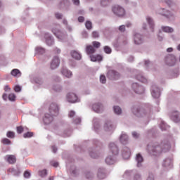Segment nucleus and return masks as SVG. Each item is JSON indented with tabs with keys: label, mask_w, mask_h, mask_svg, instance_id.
<instances>
[{
	"label": "nucleus",
	"mask_w": 180,
	"mask_h": 180,
	"mask_svg": "<svg viewBox=\"0 0 180 180\" xmlns=\"http://www.w3.org/2000/svg\"><path fill=\"white\" fill-rule=\"evenodd\" d=\"M8 101L11 102H15V101H16V95L13 93L10 94L8 95Z\"/></svg>",
	"instance_id": "41"
},
{
	"label": "nucleus",
	"mask_w": 180,
	"mask_h": 180,
	"mask_svg": "<svg viewBox=\"0 0 180 180\" xmlns=\"http://www.w3.org/2000/svg\"><path fill=\"white\" fill-rule=\"evenodd\" d=\"M5 160L9 164H15L16 162V158L13 155H8L5 157Z\"/></svg>",
	"instance_id": "25"
},
{
	"label": "nucleus",
	"mask_w": 180,
	"mask_h": 180,
	"mask_svg": "<svg viewBox=\"0 0 180 180\" xmlns=\"http://www.w3.org/2000/svg\"><path fill=\"white\" fill-rule=\"evenodd\" d=\"M93 124L95 130L99 129V119L94 117L93 120Z\"/></svg>",
	"instance_id": "37"
},
{
	"label": "nucleus",
	"mask_w": 180,
	"mask_h": 180,
	"mask_svg": "<svg viewBox=\"0 0 180 180\" xmlns=\"http://www.w3.org/2000/svg\"><path fill=\"white\" fill-rule=\"evenodd\" d=\"M70 54L72 58H75V60H79L81 58V53L77 51H72Z\"/></svg>",
	"instance_id": "32"
},
{
	"label": "nucleus",
	"mask_w": 180,
	"mask_h": 180,
	"mask_svg": "<svg viewBox=\"0 0 180 180\" xmlns=\"http://www.w3.org/2000/svg\"><path fill=\"white\" fill-rule=\"evenodd\" d=\"M147 180H154V176L153 175V174H149Z\"/></svg>",
	"instance_id": "64"
},
{
	"label": "nucleus",
	"mask_w": 180,
	"mask_h": 180,
	"mask_svg": "<svg viewBox=\"0 0 180 180\" xmlns=\"http://www.w3.org/2000/svg\"><path fill=\"white\" fill-rule=\"evenodd\" d=\"M39 175L41 176V178H44L47 175V170L43 169L39 172Z\"/></svg>",
	"instance_id": "47"
},
{
	"label": "nucleus",
	"mask_w": 180,
	"mask_h": 180,
	"mask_svg": "<svg viewBox=\"0 0 180 180\" xmlns=\"http://www.w3.org/2000/svg\"><path fill=\"white\" fill-rule=\"evenodd\" d=\"M146 21L151 29V32H154V20H153V18L151 17H146Z\"/></svg>",
	"instance_id": "31"
},
{
	"label": "nucleus",
	"mask_w": 180,
	"mask_h": 180,
	"mask_svg": "<svg viewBox=\"0 0 180 180\" xmlns=\"http://www.w3.org/2000/svg\"><path fill=\"white\" fill-rule=\"evenodd\" d=\"M46 49L41 46H37L35 48V54H44Z\"/></svg>",
	"instance_id": "34"
},
{
	"label": "nucleus",
	"mask_w": 180,
	"mask_h": 180,
	"mask_svg": "<svg viewBox=\"0 0 180 180\" xmlns=\"http://www.w3.org/2000/svg\"><path fill=\"white\" fill-rule=\"evenodd\" d=\"M68 116L70 119L72 120L73 123H75V124H79L81 123V118H79V117H77L75 111L71 110L69 112Z\"/></svg>",
	"instance_id": "14"
},
{
	"label": "nucleus",
	"mask_w": 180,
	"mask_h": 180,
	"mask_svg": "<svg viewBox=\"0 0 180 180\" xmlns=\"http://www.w3.org/2000/svg\"><path fill=\"white\" fill-rule=\"evenodd\" d=\"M60 73L62 75H63V77H65L66 78H71V77H72V72L66 68H63L60 70Z\"/></svg>",
	"instance_id": "23"
},
{
	"label": "nucleus",
	"mask_w": 180,
	"mask_h": 180,
	"mask_svg": "<svg viewBox=\"0 0 180 180\" xmlns=\"http://www.w3.org/2000/svg\"><path fill=\"white\" fill-rule=\"evenodd\" d=\"M100 82L101 84H106V77H105L103 75H101L100 76Z\"/></svg>",
	"instance_id": "53"
},
{
	"label": "nucleus",
	"mask_w": 180,
	"mask_h": 180,
	"mask_svg": "<svg viewBox=\"0 0 180 180\" xmlns=\"http://www.w3.org/2000/svg\"><path fill=\"white\" fill-rule=\"evenodd\" d=\"M171 144L168 141H163L160 144L158 142H150L147 146V151L150 155H160L162 153L169 151Z\"/></svg>",
	"instance_id": "1"
},
{
	"label": "nucleus",
	"mask_w": 180,
	"mask_h": 180,
	"mask_svg": "<svg viewBox=\"0 0 180 180\" xmlns=\"http://www.w3.org/2000/svg\"><path fill=\"white\" fill-rule=\"evenodd\" d=\"M141 175L140 174H135L134 180H141Z\"/></svg>",
	"instance_id": "58"
},
{
	"label": "nucleus",
	"mask_w": 180,
	"mask_h": 180,
	"mask_svg": "<svg viewBox=\"0 0 180 180\" xmlns=\"http://www.w3.org/2000/svg\"><path fill=\"white\" fill-rule=\"evenodd\" d=\"M85 26H86V28L87 29V30H91V29H92V22H91L89 20H87L85 22Z\"/></svg>",
	"instance_id": "43"
},
{
	"label": "nucleus",
	"mask_w": 180,
	"mask_h": 180,
	"mask_svg": "<svg viewBox=\"0 0 180 180\" xmlns=\"http://www.w3.org/2000/svg\"><path fill=\"white\" fill-rule=\"evenodd\" d=\"M2 143L3 144H6L7 146H9L11 144V140L6 139V138H4V139H2Z\"/></svg>",
	"instance_id": "54"
},
{
	"label": "nucleus",
	"mask_w": 180,
	"mask_h": 180,
	"mask_svg": "<svg viewBox=\"0 0 180 180\" xmlns=\"http://www.w3.org/2000/svg\"><path fill=\"white\" fill-rule=\"evenodd\" d=\"M34 81L35 84H37L38 85H41V84H43V79L40 77H34Z\"/></svg>",
	"instance_id": "44"
},
{
	"label": "nucleus",
	"mask_w": 180,
	"mask_h": 180,
	"mask_svg": "<svg viewBox=\"0 0 180 180\" xmlns=\"http://www.w3.org/2000/svg\"><path fill=\"white\" fill-rule=\"evenodd\" d=\"M115 162L116 158L110 154L105 158V164L108 165H112V164H115Z\"/></svg>",
	"instance_id": "24"
},
{
	"label": "nucleus",
	"mask_w": 180,
	"mask_h": 180,
	"mask_svg": "<svg viewBox=\"0 0 180 180\" xmlns=\"http://www.w3.org/2000/svg\"><path fill=\"white\" fill-rule=\"evenodd\" d=\"M89 154L91 158H98L99 157V153L95 150V149H89Z\"/></svg>",
	"instance_id": "28"
},
{
	"label": "nucleus",
	"mask_w": 180,
	"mask_h": 180,
	"mask_svg": "<svg viewBox=\"0 0 180 180\" xmlns=\"http://www.w3.org/2000/svg\"><path fill=\"white\" fill-rule=\"evenodd\" d=\"M70 172L72 174L74 175V176H77V175L78 174V170L77 169V167H75V166L71 167Z\"/></svg>",
	"instance_id": "40"
},
{
	"label": "nucleus",
	"mask_w": 180,
	"mask_h": 180,
	"mask_svg": "<svg viewBox=\"0 0 180 180\" xmlns=\"http://www.w3.org/2000/svg\"><path fill=\"white\" fill-rule=\"evenodd\" d=\"M24 176L25 178H30V172H29V171H25L24 172Z\"/></svg>",
	"instance_id": "62"
},
{
	"label": "nucleus",
	"mask_w": 180,
	"mask_h": 180,
	"mask_svg": "<svg viewBox=\"0 0 180 180\" xmlns=\"http://www.w3.org/2000/svg\"><path fill=\"white\" fill-rule=\"evenodd\" d=\"M66 99L70 103H75L76 102H79L78 96H77V94L74 93H68L66 95Z\"/></svg>",
	"instance_id": "10"
},
{
	"label": "nucleus",
	"mask_w": 180,
	"mask_h": 180,
	"mask_svg": "<svg viewBox=\"0 0 180 180\" xmlns=\"http://www.w3.org/2000/svg\"><path fill=\"white\" fill-rule=\"evenodd\" d=\"M95 51H96V50L95 49V48H94L93 46L87 45L86 46V54H94V53H95Z\"/></svg>",
	"instance_id": "30"
},
{
	"label": "nucleus",
	"mask_w": 180,
	"mask_h": 180,
	"mask_svg": "<svg viewBox=\"0 0 180 180\" xmlns=\"http://www.w3.org/2000/svg\"><path fill=\"white\" fill-rule=\"evenodd\" d=\"M165 2L169 6L170 8L172 6H175V3L172 0H165Z\"/></svg>",
	"instance_id": "46"
},
{
	"label": "nucleus",
	"mask_w": 180,
	"mask_h": 180,
	"mask_svg": "<svg viewBox=\"0 0 180 180\" xmlns=\"http://www.w3.org/2000/svg\"><path fill=\"white\" fill-rule=\"evenodd\" d=\"M133 175V170H127L123 176L124 178H129V176H131Z\"/></svg>",
	"instance_id": "42"
},
{
	"label": "nucleus",
	"mask_w": 180,
	"mask_h": 180,
	"mask_svg": "<svg viewBox=\"0 0 180 180\" xmlns=\"http://www.w3.org/2000/svg\"><path fill=\"white\" fill-rule=\"evenodd\" d=\"M116 127L114 126L113 123L110 120H107L104 123L103 125V130L105 131V133H108V134H112L113 131H115V129Z\"/></svg>",
	"instance_id": "8"
},
{
	"label": "nucleus",
	"mask_w": 180,
	"mask_h": 180,
	"mask_svg": "<svg viewBox=\"0 0 180 180\" xmlns=\"http://www.w3.org/2000/svg\"><path fill=\"white\" fill-rule=\"evenodd\" d=\"M165 63L169 67H174L176 64V56L174 54H168L165 57Z\"/></svg>",
	"instance_id": "7"
},
{
	"label": "nucleus",
	"mask_w": 180,
	"mask_h": 180,
	"mask_svg": "<svg viewBox=\"0 0 180 180\" xmlns=\"http://www.w3.org/2000/svg\"><path fill=\"white\" fill-rule=\"evenodd\" d=\"M120 143L126 146V144H129V136L127 134L124 132H122L120 137H119Z\"/></svg>",
	"instance_id": "18"
},
{
	"label": "nucleus",
	"mask_w": 180,
	"mask_h": 180,
	"mask_svg": "<svg viewBox=\"0 0 180 180\" xmlns=\"http://www.w3.org/2000/svg\"><path fill=\"white\" fill-rule=\"evenodd\" d=\"M111 0H101V6H108L110 3Z\"/></svg>",
	"instance_id": "45"
},
{
	"label": "nucleus",
	"mask_w": 180,
	"mask_h": 180,
	"mask_svg": "<svg viewBox=\"0 0 180 180\" xmlns=\"http://www.w3.org/2000/svg\"><path fill=\"white\" fill-rule=\"evenodd\" d=\"M14 89L15 92H20V91H22L20 86H15Z\"/></svg>",
	"instance_id": "63"
},
{
	"label": "nucleus",
	"mask_w": 180,
	"mask_h": 180,
	"mask_svg": "<svg viewBox=\"0 0 180 180\" xmlns=\"http://www.w3.org/2000/svg\"><path fill=\"white\" fill-rule=\"evenodd\" d=\"M119 30H120V32H126V25H122L120 26Z\"/></svg>",
	"instance_id": "60"
},
{
	"label": "nucleus",
	"mask_w": 180,
	"mask_h": 180,
	"mask_svg": "<svg viewBox=\"0 0 180 180\" xmlns=\"http://www.w3.org/2000/svg\"><path fill=\"white\" fill-rule=\"evenodd\" d=\"M97 176L98 178H99V179H103L104 178H105L106 173H105V169L103 168L98 169Z\"/></svg>",
	"instance_id": "27"
},
{
	"label": "nucleus",
	"mask_w": 180,
	"mask_h": 180,
	"mask_svg": "<svg viewBox=\"0 0 180 180\" xmlns=\"http://www.w3.org/2000/svg\"><path fill=\"white\" fill-rule=\"evenodd\" d=\"M103 50L106 54H110L112 53V49L108 46H104Z\"/></svg>",
	"instance_id": "48"
},
{
	"label": "nucleus",
	"mask_w": 180,
	"mask_h": 180,
	"mask_svg": "<svg viewBox=\"0 0 180 180\" xmlns=\"http://www.w3.org/2000/svg\"><path fill=\"white\" fill-rule=\"evenodd\" d=\"M162 32L165 33H174V28L168 26H162L161 27Z\"/></svg>",
	"instance_id": "33"
},
{
	"label": "nucleus",
	"mask_w": 180,
	"mask_h": 180,
	"mask_svg": "<svg viewBox=\"0 0 180 180\" xmlns=\"http://www.w3.org/2000/svg\"><path fill=\"white\" fill-rule=\"evenodd\" d=\"M44 37L47 46H53V44H54V38L50 33H46Z\"/></svg>",
	"instance_id": "20"
},
{
	"label": "nucleus",
	"mask_w": 180,
	"mask_h": 180,
	"mask_svg": "<svg viewBox=\"0 0 180 180\" xmlns=\"http://www.w3.org/2000/svg\"><path fill=\"white\" fill-rule=\"evenodd\" d=\"M92 109L96 113H103L105 110V106L101 103H96L93 104Z\"/></svg>",
	"instance_id": "9"
},
{
	"label": "nucleus",
	"mask_w": 180,
	"mask_h": 180,
	"mask_svg": "<svg viewBox=\"0 0 180 180\" xmlns=\"http://www.w3.org/2000/svg\"><path fill=\"white\" fill-rule=\"evenodd\" d=\"M130 155H131L130 148L124 147L122 149V158H124V160H129L130 158Z\"/></svg>",
	"instance_id": "22"
},
{
	"label": "nucleus",
	"mask_w": 180,
	"mask_h": 180,
	"mask_svg": "<svg viewBox=\"0 0 180 180\" xmlns=\"http://www.w3.org/2000/svg\"><path fill=\"white\" fill-rule=\"evenodd\" d=\"M92 45L95 49H99L101 47V43L99 41H94L92 42Z\"/></svg>",
	"instance_id": "51"
},
{
	"label": "nucleus",
	"mask_w": 180,
	"mask_h": 180,
	"mask_svg": "<svg viewBox=\"0 0 180 180\" xmlns=\"http://www.w3.org/2000/svg\"><path fill=\"white\" fill-rule=\"evenodd\" d=\"M60 112V106L56 103H51L49 106V113H46L44 117V123L50 124L54 119V116H58Z\"/></svg>",
	"instance_id": "2"
},
{
	"label": "nucleus",
	"mask_w": 180,
	"mask_h": 180,
	"mask_svg": "<svg viewBox=\"0 0 180 180\" xmlns=\"http://www.w3.org/2000/svg\"><path fill=\"white\" fill-rule=\"evenodd\" d=\"M55 15L56 19H63V15L60 13H56Z\"/></svg>",
	"instance_id": "61"
},
{
	"label": "nucleus",
	"mask_w": 180,
	"mask_h": 180,
	"mask_svg": "<svg viewBox=\"0 0 180 180\" xmlns=\"http://www.w3.org/2000/svg\"><path fill=\"white\" fill-rule=\"evenodd\" d=\"M112 12L118 18H124L126 16V10L119 5L112 6Z\"/></svg>",
	"instance_id": "6"
},
{
	"label": "nucleus",
	"mask_w": 180,
	"mask_h": 180,
	"mask_svg": "<svg viewBox=\"0 0 180 180\" xmlns=\"http://www.w3.org/2000/svg\"><path fill=\"white\" fill-rule=\"evenodd\" d=\"M53 91H55L56 92H60L62 89L61 86L57 84L53 86Z\"/></svg>",
	"instance_id": "49"
},
{
	"label": "nucleus",
	"mask_w": 180,
	"mask_h": 180,
	"mask_svg": "<svg viewBox=\"0 0 180 180\" xmlns=\"http://www.w3.org/2000/svg\"><path fill=\"white\" fill-rule=\"evenodd\" d=\"M51 32L59 39V41H67L68 34L65 30L60 29V25L53 24L51 27Z\"/></svg>",
	"instance_id": "4"
},
{
	"label": "nucleus",
	"mask_w": 180,
	"mask_h": 180,
	"mask_svg": "<svg viewBox=\"0 0 180 180\" xmlns=\"http://www.w3.org/2000/svg\"><path fill=\"white\" fill-rule=\"evenodd\" d=\"M93 176H94V173H92L91 172H87L86 174V177L88 179H91V178H93Z\"/></svg>",
	"instance_id": "56"
},
{
	"label": "nucleus",
	"mask_w": 180,
	"mask_h": 180,
	"mask_svg": "<svg viewBox=\"0 0 180 180\" xmlns=\"http://www.w3.org/2000/svg\"><path fill=\"white\" fill-rule=\"evenodd\" d=\"M58 67H60V58L58 56H55L51 62L50 68L51 70H56Z\"/></svg>",
	"instance_id": "16"
},
{
	"label": "nucleus",
	"mask_w": 180,
	"mask_h": 180,
	"mask_svg": "<svg viewBox=\"0 0 180 180\" xmlns=\"http://www.w3.org/2000/svg\"><path fill=\"white\" fill-rule=\"evenodd\" d=\"M160 128L161 129L162 131H164L165 130H168V129H169V126L167 125L165 122L161 121L160 124Z\"/></svg>",
	"instance_id": "38"
},
{
	"label": "nucleus",
	"mask_w": 180,
	"mask_h": 180,
	"mask_svg": "<svg viewBox=\"0 0 180 180\" xmlns=\"http://www.w3.org/2000/svg\"><path fill=\"white\" fill-rule=\"evenodd\" d=\"M17 133H18V134H20L23 133V127H17Z\"/></svg>",
	"instance_id": "59"
},
{
	"label": "nucleus",
	"mask_w": 180,
	"mask_h": 180,
	"mask_svg": "<svg viewBox=\"0 0 180 180\" xmlns=\"http://www.w3.org/2000/svg\"><path fill=\"white\" fill-rule=\"evenodd\" d=\"M24 139H30V137H33V132H27L23 134Z\"/></svg>",
	"instance_id": "50"
},
{
	"label": "nucleus",
	"mask_w": 180,
	"mask_h": 180,
	"mask_svg": "<svg viewBox=\"0 0 180 180\" xmlns=\"http://www.w3.org/2000/svg\"><path fill=\"white\" fill-rule=\"evenodd\" d=\"M151 95L153 98L158 99L161 95V91L157 86H153L151 89Z\"/></svg>",
	"instance_id": "17"
},
{
	"label": "nucleus",
	"mask_w": 180,
	"mask_h": 180,
	"mask_svg": "<svg viewBox=\"0 0 180 180\" xmlns=\"http://www.w3.org/2000/svg\"><path fill=\"white\" fill-rule=\"evenodd\" d=\"M132 89L135 92V94H138L139 95H141V94H144V87L141 85H139L138 83L132 84Z\"/></svg>",
	"instance_id": "11"
},
{
	"label": "nucleus",
	"mask_w": 180,
	"mask_h": 180,
	"mask_svg": "<svg viewBox=\"0 0 180 180\" xmlns=\"http://www.w3.org/2000/svg\"><path fill=\"white\" fill-rule=\"evenodd\" d=\"M91 61H102V56L96 55V56H90Z\"/></svg>",
	"instance_id": "35"
},
{
	"label": "nucleus",
	"mask_w": 180,
	"mask_h": 180,
	"mask_svg": "<svg viewBox=\"0 0 180 180\" xmlns=\"http://www.w3.org/2000/svg\"><path fill=\"white\" fill-rule=\"evenodd\" d=\"M131 112L133 115L137 117H141L147 120L151 117L152 112L150 108H143L134 106L131 108Z\"/></svg>",
	"instance_id": "3"
},
{
	"label": "nucleus",
	"mask_w": 180,
	"mask_h": 180,
	"mask_svg": "<svg viewBox=\"0 0 180 180\" xmlns=\"http://www.w3.org/2000/svg\"><path fill=\"white\" fill-rule=\"evenodd\" d=\"M136 78L138 81H140V82H143V84L147 82V78H146V77L143 76L142 75H138Z\"/></svg>",
	"instance_id": "36"
},
{
	"label": "nucleus",
	"mask_w": 180,
	"mask_h": 180,
	"mask_svg": "<svg viewBox=\"0 0 180 180\" xmlns=\"http://www.w3.org/2000/svg\"><path fill=\"white\" fill-rule=\"evenodd\" d=\"M158 13L162 15V16H165L169 20H175V11H169L165 8H160L158 10Z\"/></svg>",
	"instance_id": "5"
},
{
	"label": "nucleus",
	"mask_w": 180,
	"mask_h": 180,
	"mask_svg": "<svg viewBox=\"0 0 180 180\" xmlns=\"http://www.w3.org/2000/svg\"><path fill=\"white\" fill-rule=\"evenodd\" d=\"M92 37H94V39H98V37H99V32H98L97 31H94L92 32Z\"/></svg>",
	"instance_id": "55"
},
{
	"label": "nucleus",
	"mask_w": 180,
	"mask_h": 180,
	"mask_svg": "<svg viewBox=\"0 0 180 180\" xmlns=\"http://www.w3.org/2000/svg\"><path fill=\"white\" fill-rule=\"evenodd\" d=\"M132 136L134 139H139V137H140V134L137 133L136 131H133Z\"/></svg>",
	"instance_id": "57"
},
{
	"label": "nucleus",
	"mask_w": 180,
	"mask_h": 180,
	"mask_svg": "<svg viewBox=\"0 0 180 180\" xmlns=\"http://www.w3.org/2000/svg\"><path fill=\"white\" fill-rule=\"evenodd\" d=\"M11 75H13V77H20L22 73L20 70L14 69L11 71Z\"/></svg>",
	"instance_id": "39"
},
{
	"label": "nucleus",
	"mask_w": 180,
	"mask_h": 180,
	"mask_svg": "<svg viewBox=\"0 0 180 180\" xmlns=\"http://www.w3.org/2000/svg\"><path fill=\"white\" fill-rule=\"evenodd\" d=\"M110 154L112 155H117L119 154V147L114 142H111L109 144Z\"/></svg>",
	"instance_id": "13"
},
{
	"label": "nucleus",
	"mask_w": 180,
	"mask_h": 180,
	"mask_svg": "<svg viewBox=\"0 0 180 180\" xmlns=\"http://www.w3.org/2000/svg\"><path fill=\"white\" fill-rule=\"evenodd\" d=\"M172 118L176 123H179V122H180V112L174 111L172 115Z\"/></svg>",
	"instance_id": "26"
},
{
	"label": "nucleus",
	"mask_w": 180,
	"mask_h": 180,
	"mask_svg": "<svg viewBox=\"0 0 180 180\" xmlns=\"http://www.w3.org/2000/svg\"><path fill=\"white\" fill-rule=\"evenodd\" d=\"M134 43L136 44V46H140V44H143L144 43V38L143 35L140 33H136L134 35Z\"/></svg>",
	"instance_id": "12"
},
{
	"label": "nucleus",
	"mask_w": 180,
	"mask_h": 180,
	"mask_svg": "<svg viewBox=\"0 0 180 180\" xmlns=\"http://www.w3.org/2000/svg\"><path fill=\"white\" fill-rule=\"evenodd\" d=\"M107 77L110 79H119V77H120V75L119 74V72L115 70H110L108 72Z\"/></svg>",
	"instance_id": "21"
},
{
	"label": "nucleus",
	"mask_w": 180,
	"mask_h": 180,
	"mask_svg": "<svg viewBox=\"0 0 180 180\" xmlns=\"http://www.w3.org/2000/svg\"><path fill=\"white\" fill-rule=\"evenodd\" d=\"M135 161L136 162V167L138 168L143 167V162H144V158H143V155H141V154L140 153L136 154L135 157Z\"/></svg>",
	"instance_id": "19"
},
{
	"label": "nucleus",
	"mask_w": 180,
	"mask_h": 180,
	"mask_svg": "<svg viewBox=\"0 0 180 180\" xmlns=\"http://www.w3.org/2000/svg\"><path fill=\"white\" fill-rule=\"evenodd\" d=\"M172 165L173 163L172 158H168L163 160L162 167L165 169H167V171H168V169H171V168H172Z\"/></svg>",
	"instance_id": "15"
},
{
	"label": "nucleus",
	"mask_w": 180,
	"mask_h": 180,
	"mask_svg": "<svg viewBox=\"0 0 180 180\" xmlns=\"http://www.w3.org/2000/svg\"><path fill=\"white\" fill-rule=\"evenodd\" d=\"M113 112L115 115H117V116H120L122 113H123V111L122 110V108H120L119 105H115L112 108Z\"/></svg>",
	"instance_id": "29"
},
{
	"label": "nucleus",
	"mask_w": 180,
	"mask_h": 180,
	"mask_svg": "<svg viewBox=\"0 0 180 180\" xmlns=\"http://www.w3.org/2000/svg\"><path fill=\"white\" fill-rule=\"evenodd\" d=\"M7 137L8 139H15V133L12 131H8L6 134Z\"/></svg>",
	"instance_id": "52"
}]
</instances>
